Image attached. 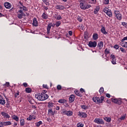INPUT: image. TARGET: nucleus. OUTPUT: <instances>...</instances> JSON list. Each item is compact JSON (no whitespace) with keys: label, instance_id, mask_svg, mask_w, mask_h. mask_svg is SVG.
<instances>
[{"label":"nucleus","instance_id":"f704fd0d","mask_svg":"<svg viewBox=\"0 0 127 127\" xmlns=\"http://www.w3.org/2000/svg\"><path fill=\"white\" fill-rule=\"evenodd\" d=\"M25 91L26 92V93H31V88H26L25 89Z\"/></svg>","mask_w":127,"mask_h":127},{"label":"nucleus","instance_id":"6e6d98bb","mask_svg":"<svg viewBox=\"0 0 127 127\" xmlns=\"http://www.w3.org/2000/svg\"><path fill=\"white\" fill-rule=\"evenodd\" d=\"M68 34H69L70 36H72V35L73 34V32H72V31H69V32H68Z\"/></svg>","mask_w":127,"mask_h":127},{"label":"nucleus","instance_id":"6e6552de","mask_svg":"<svg viewBox=\"0 0 127 127\" xmlns=\"http://www.w3.org/2000/svg\"><path fill=\"white\" fill-rule=\"evenodd\" d=\"M88 46L89 47H91V48H95V47H96V46H97V42H96V41L89 42Z\"/></svg>","mask_w":127,"mask_h":127},{"label":"nucleus","instance_id":"4468645a","mask_svg":"<svg viewBox=\"0 0 127 127\" xmlns=\"http://www.w3.org/2000/svg\"><path fill=\"white\" fill-rule=\"evenodd\" d=\"M53 26V25L52 24V23H50L47 27V34H49L50 33V29H51V27Z\"/></svg>","mask_w":127,"mask_h":127},{"label":"nucleus","instance_id":"e2e57ef3","mask_svg":"<svg viewBox=\"0 0 127 127\" xmlns=\"http://www.w3.org/2000/svg\"><path fill=\"white\" fill-rule=\"evenodd\" d=\"M56 110H57V111H59V110H60V107L59 106H57L56 107Z\"/></svg>","mask_w":127,"mask_h":127},{"label":"nucleus","instance_id":"8fccbe9b","mask_svg":"<svg viewBox=\"0 0 127 127\" xmlns=\"http://www.w3.org/2000/svg\"><path fill=\"white\" fill-rule=\"evenodd\" d=\"M120 50L121 51H122V52H123V53H126V50H125V49H124L123 48H120Z\"/></svg>","mask_w":127,"mask_h":127},{"label":"nucleus","instance_id":"f257e3e1","mask_svg":"<svg viewBox=\"0 0 127 127\" xmlns=\"http://www.w3.org/2000/svg\"><path fill=\"white\" fill-rule=\"evenodd\" d=\"M48 95L42 93L40 94H38L35 95L36 99H37L38 101H45V100H47L48 99Z\"/></svg>","mask_w":127,"mask_h":127},{"label":"nucleus","instance_id":"09e8293b","mask_svg":"<svg viewBox=\"0 0 127 127\" xmlns=\"http://www.w3.org/2000/svg\"><path fill=\"white\" fill-rule=\"evenodd\" d=\"M109 0H105L104 1V4H109Z\"/></svg>","mask_w":127,"mask_h":127},{"label":"nucleus","instance_id":"cd10ccee","mask_svg":"<svg viewBox=\"0 0 127 127\" xmlns=\"http://www.w3.org/2000/svg\"><path fill=\"white\" fill-rule=\"evenodd\" d=\"M66 102H67L66 99H60L58 101V103H60V104H64V103H66Z\"/></svg>","mask_w":127,"mask_h":127},{"label":"nucleus","instance_id":"3c124183","mask_svg":"<svg viewBox=\"0 0 127 127\" xmlns=\"http://www.w3.org/2000/svg\"><path fill=\"white\" fill-rule=\"evenodd\" d=\"M43 88H45V89H48V86L47 84H43Z\"/></svg>","mask_w":127,"mask_h":127},{"label":"nucleus","instance_id":"a18cd8bd","mask_svg":"<svg viewBox=\"0 0 127 127\" xmlns=\"http://www.w3.org/2000/svg\"><path fill=\"white\" fill-rule=\"evenodd\" d=\"M60 24H61V22L60 21L57 22L56 23V26H57V27H58V26H59Z\"/></svg>","mask_w":127,"mask_h":127},{"label":"nucleus","instance_id":"ea45409f","mask_svg":"<svg viewBox=\"0 0 127 127\" xmlns=\"http://www.w3.org/2000/svg\"><path fill=\"white\" fill-rule=\"evenodd\" d=\"M99 93H100V94H103V93H104V88L103 87L100 88V89H99Z\"/></svg>","mask_w":127,"mask_h":127},{"label":"nucleus","instance_id":"680f3d73","mask_svg":"<svg viewBox=\"0 0 127 127\" xmlns=\"http://www.w3.org/2000/svg\"><path fill=\"white\" fill-rule=\"evenodd\" d=\"M47 121L49 122V123H50V122H51V119H50V118H47Z\"/></svg>","mask_w":127,"mask_h":127},{"label":"nucleus","instance_id":"69168bd1","mask_svg":"<svg viewBox=\"0 0 127 127\" xmlns=\"http://www.w3.org/2000/svg\"><path fill=\"white\" fill-rule=\"evenodd\" d=\"M65 107L66 108H68V107H69V105H68V103H65Z\"/></svg>","mask_w":127,"mask_h":127},{"label":"nucleus","instance_id":"4be33fe9","mask_svg":"<svg viewBox=\"0 0 127 127\" xmlns=\"http://www.w3.org/2000/svg\"><path fill=\"white\" fill-rule=\"evenodd\" d=\"M0 105H2V106H4V105H5V100H4L3 97L0 100Z\"/></svg>","mask_w":127,"mask_h":127},{"label":"nucleus","instance_id":"20e7f679","mask_svg":"<svg viewBox=\"0 0 127 127\" xmlns=\"http://www.w3.org/2000/svg\"><path fill=\"white\" fill-rule=\"evenodd\" d=\"M115 14V16L118 20H122V18H123V16H122V14H121V12L119 10H115L114 12Z\"/></svg>","mask_w":127,"mask_h":127},{"label":"nucleus","instance_id":"4d7b16f0","mask_svg":"<svg viewBox=\"0 0 127 127\" xmlns=\"http://www.w3.org/2000/svg\"><path fill=\"white\" fill-rule=\"evenodd\" d=\"M3 122H1L0 121V127H3Z\"/></svg>","mask_w":127,"mask_h":127},{"label":"nucleus","instance_id":"79ce46f5","mask_svg":"<svg viewBox=\"0 0 127 127\" xmlns=\"http://www.w3.org/2000/svg\"><path fill=\"white\" fill-rule=\"evenodd\" d=\"M56 19H57L58 20H60L62 19V17H61L60 15H59L57 16Z\"/></svg>","mask_w":127,"mask_h":127},{"label":"nucleus","instance_id":"b1692460","mask_svg":"<svg viewBox=\"0 0 127 127\" xmlns=\"http://www.w3.org/2000/svg\"><path fill=\"white\" fill-rule=\"evenodd\" d=\"M99 10H100V7L96 6V8L94 9V14H97V13H98V12H99Z\"/></svg>","mask_w":127,"mask_h":127},{"label":"nucleus","instance_id":"9d476101","mask_svg":"<svg viewBox=\"0 0 127 127\" xmlns=\"http://www.w3.org/2000/svg\"><path fill=\"white\" fill-rule=\"evenodd\" d=\"M78 116L79 117H81V118H87V114H86V113L82 112H78Z\"/></svg>","mask_w":127,"mask_h":127},{"label":"nucleus","instance_id":"2eb2a0df","mask_svg":"<svg viewBox=\"0 0 127 127\" xmlns=\"http://www.w3.org/2000/svg\"><path fill=\"white\" fill-rule=\"evenodd\" d=\"M111 58L112 59V64H116V56L114 55H111Z\"/></svg>","mask_w":127,"mask_h":127},{"label":"nucleus","instance_id":"423d86ee","mask_svg":"<svg viewBox=\"0 0 127 127\" xmlns=\"http://www.w3.org/2000/svg\"><path fill=\"white\" fill-rule=\"evenodd\" d=\"M103 11L104 12L106 13V14H107V15L109 16V17H112V16H113V13L112 12V11L110 10V9L108 8H105L103 9Z\"/></svg>","mask_w":127,"mask_h":127},{"label":"nucleus","instance_id":"f03ea898","mask_svg":"<svg viewBox=\"0 0 127 127\" xmlns=\"http://www.w3.org/2000/svg\"><path fill=\"white\" fill-rule=\"evenodd\" d=\"M104 96H101L100 98L98 97H93L92 100L96 104H102L104 102Z\"/></svg>","mask_w":127,"mask_h":127},{"label":"nucleus","instance_id":"49530a36","mask_svg":"<svg viewBox=\"0 0 127 127\" xmlns=\"http://www.w3.org/2000/svg\"><path fill=\"white\" fill-rule=\"evenodd\" d=\"M57 89L58 90H59V91H60V90H61V89H62V86H61V85H58L57 87Z\"/></svg>","mask_w":127,"mask_h":127},{"label":"nucleus","instance_id":"6ab92c4d","mask_svg":"<svg viewBox=\"0 0 127 127\" xmlns=\"http://www.w3.org/2000/svg\"><path fill=\"white\" fill-rule=\"evenodd\" d=\"M32 24L34 25V26H38V23L36 18L33 19Z\"/></svg>","mask_w":127,"mask_h":127},{"label":"nucleus","instance_id":"de8ad7c7","mask_svg":"<svg viewBox=\"0 0 127 127\" xmlns=\"http://www.w3.org/2000/svg\"><path fill=\"white\" fill-rule=\"evenodd\" d=\"M122 25H123V26H125L126 27V28H127V22H122Z\"/></svg>","mask_w":127,"mask_h":127},{"label":"nucleus","instance_id":"72a5a7b5","mask_svg":"<svg viewBox=\"0 0 127 127\" xmlns=\"http://www.w3.org/2000/svg\"><path fill=\"white\" fill-rule=\"evenodd\" d=\"M25 122H24V119H21L20 121V126H24L25 125Z\"/></svg>","mask_w":127,"mask_h":127},{"label":"nucleus","instance_id":"58836bf2","mask_svg":"<svg viewBox=\"0 0 127 127\" xmlns=\"http://www.w3.org/2000/svg\"><path fill=\"white\" fill-rule=\"evenodd\" d=\"M126 117H127V114H125L123 116L120 118V120H124L126 119Z\"/></svg>","mask_w":127,"mask_h":127},{"label":"nucleus","instance_id":"7ed1b4c3","mask_svg":"<svg viewBox=\"0 0 127 127\" xmlns=\"http://www.w3.org/2000/svg\"><path fill=\"white\" fill-rule=\"evenodd\" d=\"M80 7L81 9H87V8H90L91 7V5L85 4V2H81L80 3Z\"/></svg>","mask_w":127,"mask_h":127},{"label":"nucleus","instance_id":"5fc2aeb1","mask_svg":"<svg viewBox=\"0 0 127 127\" xmlns=\"http://www.w3.org/2000/svg\"><path fill=\"white\" fill-rule=\"evenodd\" d=\"M80 91L81 92V93H85V90L83 88H80Z\"/></svg>","mask_w":127,"mask_h":127},{"label":"nucleus","instance_id":"473e14b6","mask_svg":"<svg viewBox=\"0 0 127 127\" xmlns=\"http://www.w3.org/2000/svg\"><path fill=\"white\" fill-rule=\"evenodd\" d=\"M42 18H44V19H47L48 18V16L46 14H45V12H44L42 14Z\"/></svg>","mask_w":127,"mask_h":127},{"label":"nucleus","instance_id":"412c9836","mask_svg":"<svg viewBox=\"0 0 127 127\" xmlns=\"http://www.w3.org/2000/svg\"><path fill=\"white\" fill-rule=\"evenodd\" d=\"M3 125L4 126V127L10 126L11 125V122L10 121L4 122H3Z\"/></svg>","mask_w":127,"mask_h":127},{"label":"nucleus","instance_id":"c9c22d12","mask_svg":"<svg viewBox=\"0 0 127 127\" xmlns=\"http://www.w3.org/2000/svg\"><path fill=\"white\" fill-rule=\"evenodd\" d=\"M20 8H22L24 11H27L28 9L25 6H20Z\"/></svg>","mask_w":127,"mask_h":127},{"label":"nucleus","instance_id":"aec40b11","mask_svg":"<svg viewBox=\"0 0 127 127\" xmlns=\"http://www.w3.org/2000/svg\"><path fill=\"white\" fill-rule=\"evenodd\" d=\"M103 46H104V42L101 41L100 42H99L97 47H99V49H102L103 48Z\"/></svg>","mask_w":127,"mask_h":127},{"label":"nucleus","instance_id":"052dcab7","mask_svg":"<svg viewBox=\"0 0 127 127\" xmlns=\"http://www.w3.org/2000/svg\"><path fill=\"white\" fill-rule=\"evenodd\" d=\"M23 86L24 87H27V83L24 82L23 83Z\"/></svg>","mask_w":127,"mask_h":127},{"label":"nucleus","instance_id":"a211bd4d","mask_svg":"<svg viewBox=\"0 0 127 127\" xmlns=\"http://www.w3.org/2000/svg\"><path fill=\"white\" fill-rule=\"evenodd\" d=\"M36 119V117L34 115H30L29 117L27 118L28 121H31L32 120H35Z\"/></svg>","mask_w":127,"mask_h":127},{"label":"nucleus","instance_id":"e433bc0d","mask_svg":"<svg viewBox=\"0 0 127 127\" xmlns=\"http://www.w3.org/2000/svg\"><path fill=\"white\" fill-rule=\"evenodd\" d=\"M81 109H83V110H87L88 106H87L86 105H81Z\"/></svg>","mask_w":127,"mask_h":127},{"label":"nucleus","instance_id":"bb28decb","mask_svg":"<svg viewBox=\"0 0 127 127\" xmlns=\"http://www.w3.org/2000/svg\"><path fill=\"white\" fill-rule=\"evenodd\" d=\"M101 31L102 33H103V34H108V32H107V31H106V29L104 27H102L101 29Z\"/></svg>","mask_w":127,"mask_h":127},{"label":"nucleus","instance_id":"39448f33","mask_svg":"<svg viewBox=\"0 0 127 127\" xmlns=\"http://www.w3.org/2000/svg\"><path fill=\"white\" fill-rule=\"evenodd\" d=\"M23 16H25V13L23 12V11L22 9H20L17 12V17L19 19H21Z\"/></svg>","mask_w":127,"mask_h":127},{"label":"nucleus","instance_id":"774afa93","mask_svg":"<svg viewBox=\"0 0 127 127\" xmlns=\"http://www.w3.org/2000/svg\"><path fill=\"white\" fill-rule=\"evenodd\" d=\"M94 127H102V126L100 125H97V126H95Z\"/></svg>","mask_w":127,"mask_h":127},{"label":"nucleus","instance_id":"ddd939ff","mask_svg":"<svg viewBox=\"0 0 127 127\" xmlns=\"http://www.w3.org/2000/svg\"><path fill=\"white\" fill-rule=\"evenodd\" d=\"M4 5L6 8H11V4L9 2H6L4 3Z\"/></svg>","mask_w":127,"mask_h":127},{"label":"nucleus","instance_id":"f8f14e48","mask_svg":"<svg viewBox=\"0 0 127 127\" xmlns=\"http://www.w3.org/2000/svg\"><path fill=\"white\" fill-rule=\"evenodd\" d=\"M1 115L3 116V118H5V119H9L10 118V116L8 115V114L5 113V112H2L1 113Z\"/></svg>","mask_w":127,"mask_h":127},{"label":"nucleus","instance_id":"4c0bfd02","mask_svg":"<svg viewBox=\"0 0 127 127\" xmlns=\"http://www.w3.org/2000/svg\"><path fill=\"white\" fill-rule=\"evenodd\" d=\"M77 127H84V124L79 123L77 124Z\"/></svg>","mask_w":127,"mask_h":127},{"label":"nucleus","instance_id":"5701e85b","mask_svg":"<svg viewBox=\"0 0 127 127\" xmlns=\"http://www.w3.org/2000/svg\"><path fill=\"white\" fill-rule=\"evenodd\" d=\"M121 45L122 47H125V48H127V42L125 41H122Z\"/></svg>","mask_w":127,"mask_h":127},{"label":"nucleus","instance_id":"a19ab883","mask_svg":"<svg viewBox=\"0 0 127 127\" xmlns=\"http://www.w3.org/2000/svg\"><path fill=\"white\" fill-rule=\"evenodd\" d=\"M53 103L52 102H49V105L48 107L49 108H52L53 107Z\"/></svg>","mask_w":127,"mask_h":127},{"label":"nucleus","instance_id":"13d9d810","mask_svg":"<svg viewBox=\"0 0 127 127\" xmlns=\"http://www.w3.org/2000/svg\"><path fill=\"white\" fill-rule=\"evenodd\" d=\"M79 27H80V29H82V30L84 29V26L82 24L80 25L79 26Z\"/></svg>","mask_w":127,"mask_h":127},{"label":"nucleus","instance_id":"37998d69","mask_svg":"<svg viewBox=\"0 0 127 127\" xmlns=\"http://www.w3.org/2000/svg\"><path fill=\"white\" fill-rule=\"evenodd\" d=\"M110 53V52L109 51V50L108 49H106L105 50V54L106 55L109 54Z\"/></svg>","mask_w":127,"mask_h":127},{"label":"nucleus","instance_id":"0eeeda50","mask_svg":"<svg viewBox=\"0 0 127 127\" xmlns=\"http://www.w3.org/2000/svg\"><path fill=\"white\" fill-rule=\"evenodd\" d=\"M94 122L95 124H98V125H105V122L102 119L96 118L94 120Z\"/></svg>","mask_w":127,"mask_h":127},{"label":"nucleus","instance_id":"f3484780","mask_svg":"<svg viewBox=\"0 0 127 127\" xmlns=\"http://www.w3.org/2000/svg\"><path fill=\"white\" fill-rule=\"evenodd\" d=\"M55 8L57 9H64V8H65V7H64V6L62 5H56Z\"/></svg>","mask_w":127,"mask_h":127},{"label":"nucleus","instance_id":"c85d7f7f","mask_svg":"<svg viewBox=\"0 0 127 127\" xmlns=\"http://www.w3.org/2000/svg\"><path fill=\"white\" fill-rule=\"evenodd\" d=\"M66 116H67V117H71V116H73V112L71 111H67Z\"/></svg>","mask_w":127,"mask_h":127},{"label":"nucleus","instance_id":"dca6fc26","mask_svg":"<svg viewBox=\"0 0 127 127\" xmlns=\"http://www.w3.org/2000/svg\"><path fill=\"white\" fill-rule=\"evenodd\" d=\"M55 114V112H53V111H52V108L51 109H48V115H49V116H54V114Z\"/></svg>","mask_w":127,"mask_h":127},{"label":"nucleus","instance_id":"a878e982","mask_svg":"<svg viewBox=\"0 0 127 127\" xmlns=\"http://www.w3.org/2000/svg\"><path fill=\"white\" fill-rule=\"evenodd\" d=\"M12 118L13 120H14L15 121H16V122H18V121H19V118H18V117L15 115H13L12 116Z\"/></svg>","mask_w":127,"mask_h":127},{"label":"nucleus","instance_id":"7c9ffc66","mask_svg":"<svg viewBox=\"0 0 127 127\" xmlns=\"http://www.w3.org/2000/svg\"><path fill=\"white\" fill-rule=\"evenodd\" d=\"M41 125H42V121H39V122L35 123V126L37 127H40V126H41Z\"/></svg>","mask_w":127,"mask_h":127},{"label":"nucleus","instance_id":"c756f323","mask_svg":"<svg viewBox=\"0 0 127 127\" xmlns=\"http://www.w3.org/2000/svg\"><path fill=\"white\" fill-rule=\"evenodd\" d=\"M104 120L108 123H111V121H112V119L110 117H105L104 118Z\"/></svg>","mask_w":127,"mask_h":127},{"label":"nucleus","instance_id":"0e129e2a","mask_svg":"<svg viewBox=\"0 0 127 127\" xmlns=\"http://www.w3.org/2000/svg\"><path fill=\"white\" fill-rule=\"evenodd\" d=\"M44 3H45L46 5H49V2H47V1L44 2Z\"/></svg>","mask_w":127,"mask_h":127},{"label":"nucleus","instance_id":"1a4fd4ad","mask_svg":"<svg viewBox=\"0 0 127 127\" xmlns=\"http://www.w3.org/2000/svg\"><path fill=\"white\" fill-rule=\"evenodd\" d=\"M112 101L115 104H117L118 105H122V100L118 99L117 98L112 99Z\"/></svg>","mask_w":127,"mask_h":127},{"label":"nucleus","instance_id":"864d4df0","mask_svg":"<svg viewBox=\"0 0 127 127\" xmlns=\"http://www.w3.org/2000/svg\"><path fill=\"white\" fill-rule=\"evenodd\" d=\"M77 20H78V21H79L80 22H82V18H81L80 17H78L77 18Z\"/></svg>","mask_w":127,"mask_h":127},{"label":"nucleus","instance_id":"2f4dec72","mask_svg":"<svg viewBox=\"0 0 127 127\" xmlns=\"http://www.w3.org/2000/svg\"><path fill=\"white\" fill-rule=\"evenodd\" d=\"M74 93L76 96H78V97H82V94L80 93V92L78 91H75Z\"/></svg>","mask_w":127,"mask_h":127},{"label":"nucleus","instance_id":"393cba45","mask_svg":"<svg viewBox=\"0 0 127 127\" xmlns=\"http://www.w3.org/2000/svg\"><path fill=\"white\" fill-rule=\"evenodd\" d=\"M99 38V35L98 34L95 33L93 35V39L94 40H97Z\"/></svg>","mask_w":127,"mask_h":127},{"label":"nucleus","instance_id":"338daca9","mask_svg":"<svg viewBox=\"0 0 127 127\" xmlns=\"http://www.w3.org/2000/svg\"><path fill=\"white\" fill-rule=\"evenodd\" d=\"M63 113L64 114V115H66L67 116V111H64L63 112Z\"/></svg>","mask_w":127,"mask_h":127},{"label":"nucleus","instance_id":"bf43d9fd","mask_svg":"<svg viewBox=\"0 0 127 127\" xmlns=\"http://www.w3.org/2000/svg\"><path fill=\"white\" fill-rule=\"evenodd\" d=\"M106 96L107 98H111V95H110L109 93H106Z\"/></svg>","mask_w":127,"mask_h":127},{"label":"nucleus","instance_id":"603ef678","mask_svg":"<svg viewBox=\"0 0 127 127\" xmlns=\"http://www.w3.org/2000/svg\"><path fill=\"white\" fill-rule=\"evenodd\" d=\"M114 48H115V49H119V45H115L114 46Z\"/></svg>","mask_w":127,"mask_h":127},{"label":"nucleus","instance_id":"c03bdc74","mask_svg":"<svg viewBox=\"0 0 127 127\" xmlns=\"http://www.w3.org/2000/svg\"><path fill=\"white\" fill-rule=\"evenodd\" d=\"M17 96H19V91H17V93H15L14 97L15 98H17Z\"/></svg>","mask_w":127,"mask_h":127},{"label":"nucleus","instance_id":"9b49d317","mask_svg":"<svg viewBox=\"0 0 127 127\" xmlns=\"http://www.w3.org/2000/svg\"><path fill=\"white\" fill-rule=\"evenodd\" d=\"M74 100H75V96L73 94L71 95L69 98V102L73 103V102H74Z\"/></svg>","mask_w":127,"mask_h":127}]
</instances>
